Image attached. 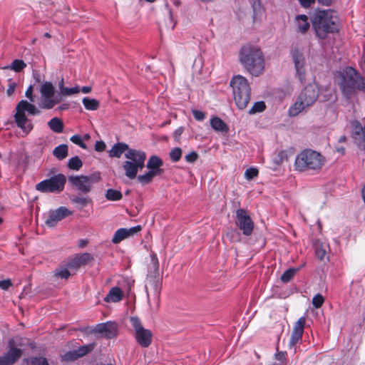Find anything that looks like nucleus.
Segmentation results:
<instances>
[{
  "label": "nucleus",
  "mask_w": 365,
  "mask_h": 365,
  "mask_svg": "<svg viewBox=\"0 0 365 365\" xmlns=\"http://www.w3.org/2000/svg\"><path fill=\"white\" fill-rule=\"evenodd\" d=\"M198 158V154L195 151H192L185 156V159L187 163H193Z\"/></svg>",
  "instance_id": "obj_49"
},
{
  "label": "nucleus",
  "mask_w": 365,
  "mask_h": 365,
  "mask_svg": "<svg viewBox=\"0 0 365 365\" xmlns=\"http://www.w3.org/2000/svg\"><path fill=\"white\" fill-rule=\"evenodd\" d=\"M129 150H133V148H129L128 145L125 143H117L113 145L111 149L109 151V156L111 158H120L122 154L126 151L128 152Z\"/></svg>",
  "instance_id": "obj_24"
},
{
  "label": "nucleus",
  "mask_w": 365,
  "mask_h": 365,
  "mask_svg": "<svg viewBox=\"0 0 365 365\" xmlns=\"http://www.w3.org/2000/svg\"><path fill=\"white\" fill-rule=\"evenodd\" d=\"M312 23L317 36L321 39L339 30V19L334 10H317L312 16Z\"/></svg>",
  "instance_id": "obj_1"
},
{
  "label": "nucleus",
  "mask_w": 365,
  "mask_h": 365,
  "mask_svg": "<svg viewBox=\"0 0 365 365\" xmlns=\"http://www.w3.org/2000/svg\"><path fill=\"white\" fill-rule=\"evenodd\" d=\"M339 85L342 93L349 97L356 91L365 92V78L361 76L354 68L346 67L339 73Z\"/></svg>",
  "instance_id": "obj_3"
},
{
  "label": "nucleus",
  "mask_w": 365,
  "mask_h": 365,
  "mask_svg": "<svg viewBox=\"0 0 365 365\" xmlns=\"http://www.w3.org/2000/svg\"><path fill=\"white\" fill-rule=\"evenodd\" d=\"M9 349L2 356L0 357L1 365H13L21 356L22 350L14 346V343L10 341L9 343Z\"/></svg>",
  "instance_id": "obj_18"
},
{
  "label": "nucleus",
  "mask_w": 365,
  "mask_h": 365,
  "mask_svg": "<svg viewBox=\"0 0 365 365\" xmlns=\"http://www.w3.org/2000/svg\"><path fill=\"white\" fill-rule=\"evenodd\" d=\"M123 293L120 287H112L105 297L106 302H118L123 299Z\"/></svg>",
  "instance_id": "obj_25"
},
{
  "label": "nucleus",
  "mask_w": 365,
  "mask_h": 365,
  "mask_svg": "<svg viewBox=\"0 0 365 365\" xmlns=\"http://www.w3.org/2000/svg\"><path fill=\"white\" fill-rule=\"evenodd\" d=\"M80 91V88L78 86L73 87V88H63L61 90V96H71L75 93H78Z\"/></svg>",
  "instance_id": "obj_46"
},
{
  "label": "nucleus",
  "mask_w": 365,
  "mask_h": 365,
  "mask_svg": "<svg viewBox=\"0 0 365 365\" xmlns=\"http://www.w3.org/2000/svg\"><path fill=\"white\" fill-rule=\"evenodd\" d=\"M319 97V89L316 84L309 83L301 91L296 102L289 108L290 116H297L306 108L312 106Z\"/></svg>",
  "instance_id": "obj_6"
},
{
  "label": "nucleus",
  "mask_w": 365,
  "mask_h": 365,
  "mask_svg": "<svg viewBox=\"0 0 365 365\" xmlns=\"http://www.w3.org/2000/svg\"><path fill=\"white\" fill-rule=\"evenodd\" d=\"M299 268H289L287 269L281 276L282 282L287 283L295 276Z\"/></svg>",
  "instance_id": "obj_36"
},
{
  "label": "nucleus",
  "mask_w": 365,
  "mask_h": 365,
  "mask_svg": "<svg viewBox=\"0 0 365 365\" xmlns=\"http://www.w3.org/2000/svg\"><path fill=\"white\" fill-rule=\"evenodd\" d=\"M93 260V257L88 252L78 254L68 259L66 266L70 270L77 271L81 267L88 264Z\"/></svg>",
  "instance_id": "obj_17"
},
{
  "label": "nucleus",
  "mask_w": 365,
  "mask_h": 365,
  "mask_svg": "<svg viewBox=\"0 0 365 365\" xmlns=\"http://www.w3.org/2000/svg\"><path fill=\"white\" fill-rule=\"evenodd\" d=\"M266 105L264 101H257L254 103L252 107L249 110V114L252 115L257 113L262 112L265 110Z\"/></svg>",
  "instance_id": "obj_40"
},
{
  "label": "nucleus",
  "mask_w": 365,
  "mask_h": 365,
  "mask_svg": "<svg viewBox=\"0 0 365 365\" xmlns=\"http://www.w3.org/2000/svg\"><path fill=\"white\" fill-rule=\"evenodd\" d=\"M106 149V144L103 141H96L95 144V150L98 152H102Z\"/></svg>",
  "instance_id": "obj_54"
},
{
  "label": "nucleus",
  "mask_w": 365,
  "mask_h": 365,
  "mask_svg": "<svg viewBox=\"0 0 365 365\" xmlns=\"http://www.w3.org/2000/svg\"><path fill=\"white\" fill-rule=\"evenodd\" d=\"M12 286V283L10 279H4L0 281V288L4 290H7L10 287Z\"/></svg>",
  "instance_id": "obj_53"
},
{
  "label": "nucleus",
  "mask_w": 365,
  "mask_h": 365,
  "mask_svg": "<svg viewBox=\"0 0 365 365\" xmlns=\"http://www.w3.org/2000/svg\"><path fill=\"white\" fill-rule=\"evenodd\" d=\"M141 226L137 225L135 227H132L129 229L127 228H120L117 230L113 237L112 242L113 244H118L123 240L134 235L137 232L141 230Z\"/></svg>",
  "instance_id": "obj_21"
},
{
  "label": "nucleus",
  "mask_w": 365,
  "mask_h": 365,
  "mask_svg": "<svg viewBox=\"0 0 365 365\" xmlns=\"http://www.w3.org/2000/svg\"><path fill=\"white\" fill-rule=\"evenodd\" d=\"M296 22L297 24L298 31L302 34L306 33L309 29V23L308 17L304 15H299L296 17Z\"/></svg>",
  "instance_id": "obj_27"
},
{
  "label": "nucleus",
  "mask_w": 365,
  "mask_h": 365,
  "mask_svg": "<svg viewBox=\"0 0 365 365\" xmlns=\"http://www.w3.org/2000/svg\"><path fill=\"white\" fill-rule=\"evenodd\" d=\"M94 332L101 334L107 339H112L118 334V324L113 322H107L96 325Z\"/></svg>",
  "instance_id": "obj_19"
},
{
  "label": "nucleus",
  "mask_w": 365,
  "mask_h": 365,
  "mask_svg": "<svg viewBox=\"0 0 365 365\" xmlns=\"http://www.w3.org/2000/svg\"><path fill=\"white\" fill-rule=\"evenodd\" d=\"M336 150L339 153H344V150H345L344 148H343V147L338 148Z\"/></svg>",
  "instance_id": "obj_64"
},
{
  "label": "nucleus",
  "mask_w": 365,
  "mask_h": 365,
  "mask_svg": "<svg viewBox=\"0 0 365 365\" xmlns=\"http://www.w3.org/2000/svg\"><path fill=\"white\" fill-rule=\"evenodd\" d=\"M163 164V160L158 156L152 155L148 159L146 167L149 170L153 171L156 173L157 175H160L164 173L163 169L160 168Z\"/></svg>",
  "instance_id": "obj_22"
},
{
  "label": "nucleus",
  "mask_w": 365,
  "mask_h": 365,
  "mask_svg": "<svg viewBox=\"0 0 365 365\" xmlns=\"http://www.w3.org/2000/svg\"><path fill=\"white\" fill-rule=\"evenodd\" d=\"M66 182V176L59 173L37 183L36 190L44 193H59L63 190Z\"/></svg>",
  "instance_id": "obj_9"
},
{
  "label": "nucleus",
  "mask_w": 365,
  "mask_h": 365,
  "mask_svg": "<svg viewBox=\"0 0 365 365\" xmlns=\"http://www.w3.org/2000/svg\"><path fill=\"white\" fill-rule=\"evenodd\" d=\"M354 134L359 135V138H364V128L361 125H356L355 127Z\"/></svg>",
  "instance_id": "obj_55"
},
{
  "label": "nucleus",
  "mask_w": 365,
  "mask_h": 365,
  "mask_svg": "<svg viewBox=\"0 0 365 365\" xmlns=\"http://www.w3.org/2000/svg\"><path fill=\"white\" fill-rule=\"evenodd\" d=\"M73 215L66 207L61 206L56 210H50L44 214V222L48 227H55L58 222Z\"/></svg>",
  "instance_id": "obj_15"
},
{
  "label": "nucleus",
  "mask_w": 365,
  "mask_h": 365,
  "mask_svg": "<svg viewBox=\"0 0 365 365\" xmlns=\"http://www.w3.org/2000/svg\"><path fill=\"white\" fill-rule=\"evenodd\" d=\"M305 322L306 318L304 317H301L294 324L289 342V346L290 347L294 346L296 344L301 342L302 334L304 333Z\"/></svg>",
  "instance_id": "obj_20"
},
{
  "label": "nucleus",
  "mask_w": 365,
  "mask_h": 365,
  "mask_svg": "<svg viewBox=\"0 0 365 365\" xmlns=\"http://www.w3.org/2000/svg\"><path fill=\"white\" fill-rule=\"evenodd\" d=\"M324 298L321 294H317L312 298V304L316 309L320 308L324 304Z\"/></svg>",
  "instance_id": "obj_44"
},
{
  "label": "nucleus",
  "mask_w": 365,
  "mask_h": 365,
  "mask_svg": "<svg viewBox=\"0 0 365 365\" xmlns=\"http://www.w3.org/2000/svg\"><path fill=\"white\" fill-rule=\"evenodd\" d=\"M106 197L110 201H118L122 199L123 195L120 191L114 189H108Z\"/></svg>",
  "instance_id": "obj_35"
},
{
  "label": "nucleus",
  "mask_w": 365,
  "mask_h": 365,
  "mask_svg": "<svg viewBox=\"0 0 365 365\" xmlns=\"http://www.w3.org/2000/svg\"><path fill=\"white\" fill-rule=\"evenodd\" d=\"M26 365H48V360L42 356H32L24 359Z\"/></svg>",
  "instance_id": "obj_34"
},
{
  "label": "nucleus",
  "mask_w": 365,
  "mask_h": 365,
  "mask_svg": "<svg viewBox=\"0 0 365 365\" xmlns=\"http://www.w3.org/2000/svg\"><path fill=\"white\" fill-rule=\"evenodd\" d=\"M82 165L83 163L78 156L71 158L68 162V167L71 170H79Z\"/></svg>",
  "instance_id": "obj_39"
},
{
  "label": "nucleus",
  "mask_w": 365,
  "mask_h": 365,
  "mask_svg": "<svg viewBox=\"0 0 365 365\" xmlns=\"http://www.w3.org/2000/svg\"><path fill=\"white\" fill-rule=\"evenodd\" d=\"M325 159L319 153L311 149L302 151L296 158L294 168L299 172L319 170L324 165Z\"/></svg>",
  "instance_id": "obj_4"
},
{
  "label": "nucleus",
  "mask_w": 365,
  "mask_h": 365,
  "mask_svg": "<svg viewBox=\"0 0 365 365\" xmlns=\"http://www.w3.org/2000/svg\"><path fill=\"white\" fill-rule=\"evenodd\" d=\"M101 179L99 173H94L90 175H75L68 177V182L82 194L89 193L94 185Z\"/></svg>",
  "instance_id": "obj_10"
},
{
  "label": "nucleus",
  "mask_w": 365,
  "mask_h": 365,
  "mask_svg": "<svg viewBox=\"0 0 365 365\" xmlns=\"http://www.w3.org/2000/svg\"><path fill=\"white\" fill-rule=\"evenodd\" d=\"M346 140V137L345 135H342L339 138V143H344Z\"/></svg>",
  "instance_id": "obj_62"
},
{
  "label": "nucleus",
  "mask_w": 365,
  "mask_h": 365,
  "mask_svg": "<svg viewBox=\"0 0 365 365\" xmlns=\"http://www.w3.org/2000/svg\"><path fill=\"white\" fill-rule=\"evenodd\" d=\"M192 113L195 120L198 121H202L206 118L205 113L202 110L192 109Z\"/></svg>",
  "instance_id": "obj_47"
},
{
  "label": "nucleus",
  "mask_w": 365,
  "mask_h": 365,
  "mask_svg": "<svg viewBox=\"0 0 365 365\" xmlns=\"http://www.w3.org/2000/svg\"><path fill=\"white\" fill-rule=\"evenodd\" d=\"M54 276L58 278L67 279L71 276L69 268L60 267L56 268L54 271Z\"/></svg>",
  "instance_id": "obj_37"
},
{
  "label": "nucleus",
  "mask_w": 365,
  "mask_h": 365,
  "mask_svg": "<svg viewBox=\"0 0 365 365\" xmlns=\"http://www.w3.org/2000/svg\"><path fill=\"white\" fill-rule=\"evenodd\" d=\"M235 224L244 235L250 236L252 234L255 224L246 210L240 208L236 210Z\"/></svg>",
  "instance_id": "obj_14"
},
{
  "label": "nucleus",
  "mask_w": 365,
  "mask_h": 365,
  "mask_svg": "<svg viewBox=\"0 0 365 365\" xmlns=\"http://www.w3.org/2000/svg\"><path fill=\"white\" fill-rule=\"evenodd\" d=\"M78 359L76 349L65 353L61 356V361H71Z\"/></svg>",
  "instance_id": "obj_43"
},
{
  "label": "nucleus",
  "mask_w": 365,
  "mask_h": 365,
  "mask_svg": "<svg viewBox=\"0 0 365 365\" xmlns=\"http://www.w3.org/2000/svg\"><path fill=\"white\" fill-rule=\"evenodd\" d=\"M82 103L85 108L88 110H96L100 106V103L98 101L94 98H90L88 97L83 98Z\"/></svg>",
  "instance_id": "obj_32"
},
{
  "label": "nucleus",
  "mask_w": 365,
  "mask_h": 365,
  "mask_svg": "<svg viewBox=\"0 0 365 365\" xmlns=\"http://www.w3.org/2000/svg\"><path fill=\"white\" fill-rule=\"evenodd\" d=\"M19 110H21L24 113L27 112L31 115H38L40 113V110L32 103L28 102L26 100L20 101L16 106Z\"/></svg>",
  "instance_id": "obj_23"
},
{
  "label": "nucleus",
  "mask_w": 365,
  "mask_h": 365,
  "mask_svg": "<svg viewBox=\"0 0 365 365\" xmlns=\"http://www.w3.org/2000/svg\"><path fill=\"white\" fill-rule=\"evenodd\" d=\"M211 127L217 132H227L228 127L226 123L218 117H213L210 119Z\"/></svg>",
  "instance_id": "obj_28"
},
{
  "label": "nucleus",
  "mask_w": 365,
  "mask_h": 365,
  "mask_svg": "<svg viewBox=\"0 0 365 365\" xmlns=\"http://www.w3.org/2000/svg\"><path fill=\"white\" fill-rule=\"evenodd\" d=\"M290 56L294 65L295 77L304 83L306 81V58L304 53L297 48H292Z\"/></svg>",
  "instance_id": "obj_12"
},
{
  "label": "nucleus",
  "mask_w": 365,
  "mask_h": 365,
  "mask_svg": "<svg viewBox=\"0 0 365 365\" xmlns=\"http://www.w3.org/2000/svg\"><path fill=\"white\" fill-rule=\"evenodd\" d=\"M68 147L66 144H61L56 147L53 150V155L59 160L65 159L68 156Z\"/></svg>",
  "instance_id": "obj_29"
},
{
  "label": "nucleus",
  "mask_w": 365,
  "mask_h": 365,
  "mask_svg": "<svg viewBox=\"0 0 365 365\" xmlns=\"http://www.w3.org/2000/svg\"><path fill=\"white\" fill-rule=\"evenodd\" d=\"M145 289L148 300L152 296L154 301L158 303L161 290V279L158 272V265L156 266L155 271L148 275L146 279Z\"/></svg>",
  "instance_id": "obj_13"
},
{
  "label": "nucleus",
  "mask_w": 365,
  "mask_h": 365,
  "mask_svg": "<svg viewBox=\"0 0 365 365\" xmlns=\"http://www.w3.org/2000/svg\"><path fill=\"white\" fill-rule=\"evenodd\" d=\"M39 107L43 109H51L61 102L60 96L55 95V88L51 82H43L40 87Z\"/></svg>",
  "instance_id": "obj_8"
},
{
  "label": "nucleus",
  "mask_w": 365,
  "mask_h": 365,
  "mask_svg": "<svg viewBox=\"0 0 365 365\" xmlns=\"http://www.w3.org/2000/svg\"><path fill=\"white\" fill-rule=\"evenodd\" d=\"M241 64L253 76H260L264 70V58L262 51L254 46L245 45L240 49Z\"/></svg>",
  "instance_id": "obj_2"
},
{
  "label": "nucleus",
  "mask_w": 365,
  "mask_h": 365,
  "mask_svg": "<svg viewBox=\"0 0 365 365\" xmlns=\"http://www.w3.org/2000/svg\"><path fill=\"white\" fill-rule=\"evenodd\" d=\"M9 87H8V88L6 90V94L9 96H11V95H13V93L15 91V88H16V83L13 82L11 81V79H9Z\"/></svg>",
  "instance_id": "obj_52"
},
{
  "label": "nucleus",
  "mask_w": 365,
  "mask_h": 365,
  "mask_svg": "<svg viewBox=\"0 0 365 365\" xmlns=\"http://www.w3.org/2000/svg\"><path fill=\"white\" fill-rule=\"evenodd\" d=\"M95 347V344H89L84 346H82L79 347L78 349H76L77 353V356L78 358L83 357L88 354V353L91 352L93 349Z\"/></svg>",
  "instance_id": "obj_38"
},
{
  "label": "nucleus",
  "mask_w": 365,
  "mask_h": 365,
  "mask_svg": "<svg viewBox=\"0 0 365 365\" xmlns=\"http://www.w3.org/2000/svg\"><path fill=\"white\" fill-rule=\"evenodd\" d=\"M182 153V149L180 148L176 147L170 150L169 156L173 162L177 163L180 160Z\"/></svg>",
  "instance_id": "obj_42"
},
{
  "label": "nucleus",
  "mask_w": 365,
  "mask_h": 365,
  "mask_svg": "<svg viewBox=\"0 0 365 365\" xmlns=\"http://www.w3.org/2000/svg\"><path fill=\"white\" fill-rule=\"evenodd\" d=\"M259 171L255 168H250L245 170V177L247 180H250L258 175Z\"/></svg>",
  "instance_id": "obj_45"
},
{
  "label": "nucleus",
  "mask_w": 365,
  "mask_h": 365,
  "mask_svg": "<svg viewBox=\"0 0 365 365\" xmlns=\"http://www.w3.org/2000/svg\"><path fill=\"white\" fill-rule=\"evenodd\" d=\"M26 67V63L21 59H15L12 61L11 64L5 66L4 69H10L15 72H20Z\"/></svg>",
  "instance_id": "obj_33"
},
{
  "label": "nucleus",
  "mask_w": 365,
  "mask_h": 365,
  "mask_svg": "<svg viewBox=\"0 0 365 365\" xmlns=\"http://www.w3.org/2000/svg\"><path fill=\"white\" fill-rule=\"evenodd\" d=\"M14 118L16 126L21 130L25 135L29 134L34 129V126L32 120L29 119L26 113L19 110L16 107L15 108Z\"/></svg>",
  "instance_id": "obj_16"
},
{
  "label": "nucleus",
  "mask_w": 365,
  "mask_h": 365,
  "mask_svg": "<svg viewBox=\"0 0 365 365\" xmlns=\"http://www.w3.org/2000/svg\"><path fill=\"white\" fill-rule=\"evenodd\" d=\"M184 130H185L184 128L181 126V127L178 128L174 131V133L173 134V138L175 142L180 143V137H181V135L183 133Z\"/></svg>",
  "instance_id": "obj_50"
},
{
  "label": "nucleus",
  "mask_w": 365,
  "mask_h": 365,
  "mask_svg": "<svg viewBox=\"0 0 365 365\" xmlns=\"http://www.w3.org/2000/svg\"><path fill=\"white\" fill-rule=\"evenodd\" d=\"M63 85H64V81H63V78H62L58 83V88L60 90V93H61V90L63 89V88H65Z\"/></svg>",
  "instance_id": "obj_61"
},
{
  "label": "nucleus",
  "mask_w": 365,
  "mask_h": 365,
  "mask_svg": "<svg viewBox=\"0 0 365 365\" xmlns=\"http://www.w3.org/2000/svg\"><path fill=\"white\" fill-rule=\"evenodd\" d=\"M34 88L32 85H30L26 91L25 96L29 99L31 102H34V96L33 94Z\"/></svg>",
  "instance_id": "obj_51"
},
{
  "label": "nucleus",
  "mask_w": 365,
  "mask_h": 365,
  "mask_svg": "<svg viewBox=\"0 0 365 365\" xmlns=\"http://www.w3.org/2000/svg\"><path fill=\"white\" fill-rule=\"evenodd\" d=\"M69 108V104L68 103H63L58 106V109L60 110H67Z\"/></svg>",
  "instance_id": "obj_60"
},
{
  "label": "nucleus",
  "mask_w": 365,
  "mask_h": 365,
  "mask_svg": "<svg viewBox=\"0 0 365 365\" xmlns=\"http://www.w3.org/2000/svg\"><path fill=\"white\" fill-rule=\"evenodd\" d=\"M314 248L315 256L319 260H324L327 255V250L328 245L326 243H323L319 240L314 241L313 244Z\"/></svg>",
  "instance_id": "obj_26"
},
{
  "label": "nucleus",
  "mask_w": 365,
  "mask_h": 365,
  "mask_svg": "<svg viewBox=\"0 0 365 365\" xmlns=\"http://www.w3.org/2000/svg\"><path fill=\"white\" fill-rule=\"evenodd\" d=\"M158 175L156 174V173L149 170L146 173L143 175H140L137 176L138 181L143 185H148L150 183L153 181V179L158 176Z\"/></svg>",
  "instance_id": "obj_31"
},
{
  "label": "nucleus",
  "mask_w": 365,
  "mask_h": 365,
  "mask_svg": "<svg viewBox=\"0 0 365 365\" xmlns=\"http://www.w3.org/2000/svg\"><path fill=\"white\" fill-rule=\"evenodd\" d=\"M130 323L135 330V337L142 347H148L152 343L153 334L150 330L143 328L138 317H132Z\"/></svg>",
  "instance_id": "obj_11"
},
{
  "label": "nucleus",
  "mask_w": 365,
  "mask_h": 365,
  "mask_svg": "<svg viewBox=\"0 0 365 365\" xmlns=\"http://www.w3.org/2000/svg\"><path fill=\"white\" fill-rule=\"evenodd\" d=\"M230 86L237 108L240 110L245 108L251 98V88L247 79L241 75L235 76L230 81Z\"/></svg>",
  "instance_id": "obj_5"
},
{
  "label": "nucleus",
  "mask_w": 365,
  "mask_h": 365,
  "mask_svg": "<svg viewBox=\"0 0 365 365\" xmlns=\"http://www.w3.org/2000/svg\"><path fill=\"white\" fill-rule=\"evenodd\" d=\"M125 157L128 159L123 164L125 175L130 180L135 179L138 170H142L145 167V153L138 150H129L125 153Z\"/></svg>",
  "instance_id": "obj_7"
},
{
  "label": "nucleus",
  "mask_w": 365,
  "mask_h": 365,
  "mask_svg": "<svg viewBox=\"0 0 365 365\" xmlns=\"http://www.w3.org/2000/svg\"><path fill=\"white\" fill-rule=\"evenodd\" d=\"M70 140L73 143L79 145L82 148H86V147L85 143L83 142V140L79 135H74L71 136Z\"/></svg>",
  "instance_id": "obj_48"
},
{
  "label": "nucleus",
  "mask_w": 365,
  "mask_h": 365,
  "mask_svg": "<svg viewBox=\"0 0 365 365\" xmlns=\"http://www.w3.org/2000/svg\"><path fill=\"white\" fill-rule=\"evenodd\" d=\"M299 1L302 7L309 8L314 3L315 0H299Z\"/></svg>",
  "instance_id": "obj_56"
},
{
  "label": "nucleus",
  "mask_w": 365,
  "mask_h": 365,
  "mask_svg": "<svg viewBox=\"0 0 365 365\" xmlns=\"http://www.w3.org/2000/svg\"><path fill=\"white\" fill-rule=\"evenodd\" d=\"M91 87H90V86H83L81 88V91L83 93H88L91 92Z\"/></svg>",
  "instance_id": "obj_59"
},
{
  "label": "nucleus",
  "mask_w": 365,
  "mask_h": 365,
  "mask_svg": "<svg viewBox=\"0 0 365 365\" xmlns=\"http://www.w3.org/2000/svg\"><path fill=\"white\" fill-rule=\"evenodd\" d=\"M49 128L57 133H61L63 130V121L57 118L54 117L48 122Z\"/></svg>",
  "instance_id": "obj_30"
},
{
  "label": "nucleus",
  "mask_w": 365,
  "mask_h": 365,
  "mask_svg": "<svg viewBox=\"0 0 365 365\" xmlns=\"http://www.w3.org/2000/svg\"><path fill=\"white\" fill-rule=\"evenodd\" d=\"M71 201L72 203L78 205L81 207H83L91 202V200L88 197L72 196L71 197Z\"/></svg>",
  "instance_id": "obj_41"
},
{
  "label": "nucleus",
  "mask_w": 365,
  "mask_h": 365,
  "mask_svg": "<svg viewBox=\"0 0 365 365\" xmlns=\"http://www.w3.org/2000/svg\"><path fill=\"white\" fill-rule=\"evenodd\" d=\"M286 352L279 351L275 354V359L278 361H283L285 359Z\"/></svg>",
  "instance_id": "obj_57"
},
{
  "label": "nucleus",
  "mask_w": 365,
  "mask_h": 365,
  "mask_svg": "<svg viewBox=\"0 0 365 365\" xmlns=\"http://www.w3.org/2000/svg\"><path fill=\"white\" fill-rule=\"evenodd\" d=\"M361 194H362L363 200L365 202V185L364 186V187L362 189Z\"/></svg>",
  "instance_id": "obj_63"
},
{
  "label": "nucleus",
  "mask_w": 365,
  "mask_h": 365,
  "mask_svg": "<svg viewBox=\"0 0 365 365\" xmlns=\"http://www.w3.org/2000/svg\"><path fill=\"white\" fill-rule=\"evenodd\" d=\"M318 2L322 5L329 6L331 4L333 0H317Z\"/></svg>",
  "instance_id": "obj_58"
}]
</instances>
